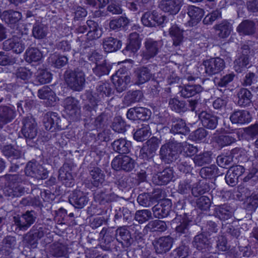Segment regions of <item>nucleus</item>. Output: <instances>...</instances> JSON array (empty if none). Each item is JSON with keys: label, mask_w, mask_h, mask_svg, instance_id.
<instances>
[{"label": "nucleus", "mask_w": 258, "mask_h": 258, "mask_svg": "<svg viewBox=\"0 0 258 258\" xmlns=\"http://www.w3.org/2000/svg\"><path fill=\"white\" fill-rule=\"evenodd\" d=\"M231 173L236 176V178L240 180H243L244 182H248L250 179L255 180V177H258V170L256 168H253L246 176L243 177V175L245 171V168L243 165H237L231 167L229 169Z\"/></svg>", "instance_id": "5701e85b"}, {"label": "nucleus", "mask_w": 258, "mask_h": 258, "mask_svg": "<svg viewBox=\"0 0 258 258\" xmlns=\"http://www.w3.org/2000/svg\"><path fill=\"white\" fill-rule=\"evenodd\" d=\"M159 147V142L156 137L148 140L140 151L139 158L144 161H150L154 157Z\"/></svg>", "instance_id": "ddd939ff"}, {"label": "nucleus", "mask_w": 258, "mask_h": 258, "mask_svg": "<svg viewBox=\"0 0 258 258\" xmlns=\"http://www.w3.org/2000/svg\"><path fill=\"white\" fill-rule=\"evenodd\" d=\"M130 21L126 17L118 16L113 18L109 22V26L111 30L115 31L125 30Z\"/></svg>", "instance_id": "8fccbe9b"}, {"label": "nucleus", "mask_w": 258, "mask_h": 258, "mask_svg": "<svg viewBox=\"0 0 258 258\" xmlns=\"http://www.w3.org/2000/svg\"><path fill=\"white\" fill-rule=\"evenodd\" d=\"M113 150L120 154H128L132 148L131 141L120 138L115 140L112 144Z\"/></svg>", "instance_id": "79ce46f5"}, {"label": "nucleus", "mask_w": 258, "mask_h": 258, "mask_svg": "<svg viewBox=\"0 0 258 258\" xmlns=\"http://www.w3.org/2000/svg\"><path fill=\"white\" fill-rule=\"evenodd\" d=\"M189 213L183 212L182 214L177 213L175 217L171 221V227L175 229L178 236L188 232L191 226L195 225V220L190 219Z\"/></svg>", "instance_id": "39448f33"}, {"label": "nucleus", "mask_w": 258, "mask_h": 258, "mask_svg": "<svg viewBox=\"0 0 258 258\" xmlns=\"http://www.w3.org/2000/svg\"><path fill=\"white\" fill-rule=\"evenodd\" d=\"M133 133L134 139L138 142H143L150 137L151 134V128L148 124H142Z\"/></svg>", "instance_id": "3c124183"}, {"label": "nucleus", "mask_w": 258, "mask_h": 258, "mask_svg": "<svg viewBox=\"0 0 258 258\" xmlns=\"http://www.w3.org/2000/svg\"><path fill=\"white\" fill-rule=\"evenodd\" d=\"M105 115L101 113L100 115L95 118L90 117L84 120V127L88 130H97L104 126V122Z\"/></svg>", "instance_id": "58836bf2"}, {"label": "nucleus", "mask_w": 258, "mask_h": 258, "mask_svg": "<svg viewBox=\"0 0 258 258\" xmlns=\"http://www.w3.org/2000/svg\"><path fill=\"white\" fill-rule=\"evenodd\" d=\"M62 239H59L51 245L53 255L56 257H62L68 254V248L67 245L61 242Z\"/></svg>", "instance_id": "052dcab7"}, {"label": "nucleus", "mask_w": 258, "mask_h": 258, "mask_svg": "<svg viewBox=\"0 0 258 258\" xmlns=\"http://www.w3.org/2000/svg\"><path fill=\"white\" fill-rule=\"evenodd\" d=\"M211 189L210 183L203 179L200 180L197 185L191 189V192L195 197H201L205 194H208L213 199L215 189H213L211 191V194H210L209 192Z\"/></svg>", "instance_id": "37998d69"}, {"label": "nucleus", "mask_w": 258, "mask_h": 258, "mask_svg": "<svg viewBox=\"0 0 258 258\" xmlns=\"http://www.w3.org/2000/svg\"><path fill=\"white\" fill-rule=\"evenodd\" d=\"M237 104L241 107H249L252 104V94L247 89L241 88L237 94Z\"/></svg>", "instance_id": "a19ab883"}, {"label": "nucleus", "mask_w": 258, "mask_h": 258, "mask_svg": "<svg viewBox=\"0 0 258 258\" xmlns=\"http://www.w3.org/2000/svg\"><path fill=\"white\" fill-rule=\"evenodd\" d=\"M2 152L9 160H17L22 157L21 151L15 149L11 144L4 146L2 148Z\"/></svg>", "instance_id": "13d9d810"}, {"label": "nucleus", "mask_w": 258, "mask_h": 258, "mask_svg": "<svg viewBox=\"0 0 258 258\" xmlns=\"http://www.w3.org/2000/svg\"><path fill=\"white\" fill-rule=\"evenodd\" d=\"M21 133L26 139H33L37 135V130L35 120L32 117H26L22 120Z\"/></svg>", "instance_id": "aec40b11"}, {"label": "nucleus", "mask_w": 258, "mask_h": 258, "mask_svg": "<svg viewBox=\"0 0 258 258\" xmlns=\"http://www.w3.org/2000/svg\"><path fill=\"white\" fill-rule=\"evenodd\" d=\"M78 101L73 97H68L63 101V106L66 113L73 117L77 116L79 113V108Z\"/></svg>", "instance_id": "c03bdc74"}, {"label": "nucleus", "mask_w": 258, "mask_h": 258, "mask_svg": "<svg viewBox=\"0 0 258 258\" xmlns=\"http://www.w3.org/2000/svg\"><path fill=\"white\" fill-rule=\"evenodd\" d=\"M142 38L138 33L135 32L130 34L127 39L125 47L122 50V53L128 56L136 53L141 46Z\"/></svg>", "instance_id": "f8f14e48"}, {"label": "nucleus", "mask_w": 258, "mask_h": 258, "mask_svg": "<svg viewBox=\"0 0 258 258\" xmlns=\"http://www.w3.org/2000/svg\"><path fill=\"white\" fill-rule=\"evenodd\" d=\"M233 160L238 163H245L249 162L247 152L245 149L241 147H235L230 151Z\"/></svg>", "instance_id": "4d7b16f0"}, {"label": "nucleus", "mask_w": 258, "mask_h": 258, "mask_svg": "<svg viewBox=\"0 0 258 258\" xmlns=\"http://www.w3.org/2000/svg\"><path fill=\"white\" fill-rule=\"evenodd\" d=\"M7 183L4 189L5 196L9 200L20 197L25 193V188L22 186V179L18 174L6 175Z\"/></svg>", "instance_id": "20e7f679"}, {"label": "nucleus", "mask_w": 258, "mask_h": 258, "mask_svg": "<svg viewBox=\"0 0 258 258\" xmlns=\"http://www.w3.org/2000/svg\"><path fill=\"white\" fill-rule=\"evenodd\" d=\"M173 177V170L169 167L165 168L162 171L157 174L156 183L159 185L167 184Z\"/></svg>", "instance_id": "6e6d98bb"}, {"label": "nucleus", "mask_w": 258, "mask_h": 258, "mask_svg": "<svg viewBox=\"0 0 258 258\" xmlns=\"http://www.w3.org/2000/svg\"><path fill=\"white\" fill-rule=\"evenodd\" d=\"M230 120L232 124L243 125L250 123L252 120L251 114L245 110H237L230 115Z\"/></svg>", "instance_id": "4be33fe9"}, {"label": "nucleus", "mask_w": 258, "mask_h": 258, "mask_svg": "<svg viewBox=\"0 0 258 258\" xmlns=\"http://www.w3.org/2000/svg\"><path fill=\"white\" fill-rule=\"evenodd\" d=\"M94 130H88L85 128L84 129H76L74 131V137L75 139L80 140V141L87 146L96 147V138L95 133L93 131Z\"/></svg>", "instance_id": "6ab92c4d"}, {"label": "nucleus", "mask_w": 258, "mask_h": 258, "mask_svg": "<svg viewBox=\"0 0 258 258\" xmlns=\"http://www.w3.org/2000/svg\"><path fill=\"white\" fill-rule=\"evenodd\" d=\"M152 112L149 109L143 107L130 108L126 112V117L129 120L135 121H148L151 117Z\"/></svg>", "instance_id": "f3484780"}, {"label": "nucleus", "mask_w": 258, "mask_h": 258, "mask_svg": "<svg viewBox=\"0 0 258 258\" xmlns=\"http://www.w3.org/2000/svg\"><path fill=\"white\" fill-rule=\"evenodd\" d=\"M216 34L220 39L228 38L233 30L232 24L227 20H223L214 26Z\"/></svg>", "instance_id": "c756f323"}, {"label": "nucleus", "mask_w": 258, "mask_h": 258, "mask_svg": "<svg viewBox=\"0 0 258 258\" xmlns=\"http://www.w3.org/2000/svg\"><path fill=\"white\" fill-rule=\"evenodd\" d=\"M186 13L189 18L188 21L189 25L194 26L201 21L205 12L203 9L195 6H189L187 9Z\"/></svg>", "instance_id": "7c9ffc66"}, {"label": "nucleus", "mask_w": 258, "mask_h": 258, "mask_svg": "<svg viewBox=\"0 0 258 258\" xmlns=\"http://www.w3.org/2000/svg\"><path fill=\"white\" fill-rule=\"evenodd\" d=\"M214 140L219 147L221 148L230 145L236 141L235 138L231 136L226 135L215 136L214 137Z\"/></svg>", "instance_id": "774afa93"}, {"label": "nucleus", "mask_w": 258, "mask_h": 258, "mask_svg": "<svg viewBox=\"0 0 258 258\" xmlns=\"http://www.w3.org/2000/svg\"><path fill=\"white\" fill-rule=\"evenodd\" d=\"M249 56L247 54H242L234 60V70L237 73H242L245 69L247 68V66L249 64Z\"/></svg>", "instance_id": "0e129e2a"}, {"label": "nucleus", "mask_w": 258, "mask_h": 258, "mask_svg": "<svg viewBox=\"0 0 258 258\" xmlns=\"http://www.w3.org/2000/svg\"><path fill=\"white\" fill-rule=\"evenodd\" d=\"M184 30L176 24H171L169 29V34L173 41V45L177 47L181 45L183 40Z\"/></svg>", "instance_id": "4c0bfd02"}, {"label": "nucleus", "mask_w": 258, "mask_h": 258, "mask_svg": "<svg viewBox=\"0 0 258 258\" xmlns=\"http://www.w3.org/2000/svg\"><path fill=\"white\" fill-rule=\"evenodd\" d=\"M113 88L117 92L121 93L127 88L130 81V77L126 75V71L124 68H120L113 74L111 78Z\"/></svg>", "instance_id": "1a4fd4ad"}, {"label": "nucleus", "mask_w": 258, "mask_h": 258, "mask_svg": "<svg viewBox=\"0 0 258 258\" xmlns=\"http://www.w3.org/2000/svg\"><path fill=\"white\" fill-rule=\"evenodd\" d=\"M170 118L171 123L170 132L172 134L187 135L189 133V128L186 125L185 120L174 116Z\"/></svg>", "instance_id": "393cba45"}, {"label": "nucleus", "mask_w": 258, "mask_h": 258, "mask_svg": "<svg viewBox=\"0 0 258 258\" xmlns=\"http://www.w3.org/2000/svg\"><path fill=\"white\" fill-rule=\"evenodd\" d=\"M181 152V145L179 144L169 142L161 146L160 150V158L165 163L170 164L178 159Z\"/></svg>", "instance_id": "423d86ee"}, {"label": "nucleus", "mask_w": 258, "mask_h": 258, "mask_svg": "<svg viewBox=\"0 0 258 258\" xmlns=\"http://www.w3.org/2000/svg\"><path fill=\"white\" fill-rule=\"evenodd\" d=\"M201 217L198 215L195 222V225L200 227V229L203 231L202 233L210 237L212 234L217 232V225L215 222L211 220L207 221L204 225H201Z\"/></svg>", "instance_id": "a18cd8bd"}, {"label": "nucleus", "mask_w": 258, "mask_h": 258, "mask_svg": "<svg viewBox=\"0 0 258 258\" xmlns=\"http://www.w3.org/2000/svg\"><path fill=\"white\" fill-rule=\"evenodd\" d=\"M169 107L172 111L177 113L185 112L187 109L185 101L177 98L170 99Z\"/></svg>", "instance_id": "680f3d73"}, {"label": "nucleus", "mask_w": 258, "mask_h": 258, "mask_svg": "<svg viewBox=\"0 0 258 258\" xmlns=\"http://www.w3.org/2000/svg\"><path fill=\"white\" fill-rule=\"evenodd\" d=\"M203 91L200 85H187L180 91L181 96L185 98L199 97Z\"/></svg>", "instance_id": "49530a36"}, {"label": "nucleus", "mask_w": 258, "mask_h": 258, "mask_svg": "<svg viewBox=\"0 0 258 258\" xmlns=\"http://www.w3.org/2000/svg\"><path fill=\"white\" fill-rule=\"evenodd\" d=\"M88 32L86 39L88 41H93L100 38L102 34V29L99 27L97 22L89 19L86 22Z\"/></svg>", "instance_id": "2f4dec72"}, {"label": "nucleus", "mask_w": 258, "mask_h": 258, "mask_svg": "<svg viewBox=\"0 0 258 258\" xmlns=\"http://www.w3.org/2000/svg\"><path fill=\"white\" fill-rule=\"evenodd\" d=\"M192 159L196 166H202L209 164L212 161V153L211 151H204L195 155Z\"/></svg>", "instance_id": "bf43d9fd"}, {"label": "nucleus", "mask_w": 258, "mask_h": 258, "mask_svg": "<svg viewBox=\"0 0 258 258\" xmlns=\"http://www.w3.org/2000/svg\"><path fill=\"white\" fill-rule=\"evenodd\" d=\"M127 127H130V125L126 124L121 116H115L113 118L111 128L115 132L123 134L126 131Z\"/></svg>", "instance_id": "69168bd1"}, {"label": "nucleus", "mask_w": 258, "mask_h": 258, "mask_svg": "<svg viewBox=\"0 0 258 258\" xmlns=\"http://www.w3.org/2000/svg\"><path fill=\"white\" fill-rule=\"evenodd\" d=\"M143 97V94L139 90L128 91L123 98L124 103L127 106L139 102Z\"/></svg>", "instance_id": "5fc2aeb1"}, {"label": "nucleus", "mask_w": 258, "mask_h": 258, "mask_svg": "<svg viewBox=\"0 0 258 258\" xmlns=\"http://www.w3.org/2000/svg\"><path fill=\"white\" fill-rule=\"evenodd\" d=\"M198 116L204 128L213 130L217 127L218 117L213 113L203 110L198 113Z\"/></svg>", "instance_id": "412c9836"}, {"label": "nucleus", "mask_w": 258, "mask_h": 258, "mask_svg": "<svg viewBox=\"0 0 258 258\" xmlns=\"http://www.w3.org/2000/svg\"><path fill=\"white\" fill-rule=\"evenodd\" d=\"M145 49L142 51L141 55L142 60L149 61L156 56L159 52V45L157 41L149 38L144 42Z\"/></svg>", "instance_id": "dca6fc26"}, {"label": "nucleus", "mask_w": 258, "mask_h": 258, "mask_svg": "<svg viewBox=\"0 0 258 258\" xmlns=\"http://www.w3.org/2000/svg\"><path fill=\"white\" fill-rule=\"evenodd\" d=\"M214 214L221 221H226L231 218L234 215L232 208L227 204L216 206L214 209Z\"/></svg>", "instance_id": "c9c22d12"}, {"label": "nucleus", "mask_w": 258, "mask_h": 258, "mask_svg": "<svg viewBox=\"0 0 258 258\" xmlns=\"http://www.w3.org/2000/svg\"><path fill=\"white\" fill-rule=\"evenodd\" d=\"M96 91L98 95L102 98L109 97L114 93L113 86L108 82L100 81L96 87Z\"/></svg>", "instance_id": "864d4df0"}, {"label": "nucleus", "mask_w": 258, "mask_h": 258, "mask_svg": "<svg viewBox=\"0 0 258 258\" xmlns=\"http://www.w3.org/2000/svg\"><path fill=\"white\" fill-rule=\"evenodd\" d=\"M42 57V54L40 50L36 48H28L24 54L25 60L29 62H38L40 61Z\"/></svg>", "instance_id": "e2e57ef3"}, {"label": "nucleus", "mask_w": 258, "mask_h": 258, "mask_svg": "<svg viewBox=\"0 0 258 258\" xmlns=\"http://www.w3.org/2000/svg\"><path fill=\"white\" fill-rule=\"evenodd\" d=\"M69 200L76 208L82 209L88 203V197L86 192L80 190H75L70 195Z\"/></svg>", "instance_id": "b1692460"}, {"label": "nucleus", "mask_w": 258, "mask_h": 258, "mask_svg": "<svg viewBox=\"0 0 258 258\" xmlns=\"http://www.w3.org/2000/svg\"><path fill=\"white\" fill-rule=\"evenodd\" d=\"M45 235L47 238L44 240L47 244L52 242L54 236H57L56 234H53L49 232L47 233V229L43 225L35 224L26 234L25 240L31 248H34L37 247L39 240L43 237Z\"/></svg>", "instance_id": "7ed1b4c3"}, {"label": "nucleus", "mask_w": 258, "mask_h": 258, "mask_svg": "<svg viewBox=\"0 0 258 258\" xmlns=\"http://www.w3.org/2000/svg\"><path fill=\"white\" fill-rule=\"evenodd\" d=\"M24 171L26 176L38 180L46 179L48 174L47 170L36 161L28 162Z\"/></svg>", "instance_id": "6e6552de"}, {"label": "nucleus", "mask_w": 258, "mask_h": 258, "mask_svg": "<svg viewBox=\"0 0 258 258\" xmlns=\"http://www.w3.org/2000/svg\"><path fill=\"white\" fill-rule=\"evenodd\" d=\"M32 36L37 39H43L47 34V27L41 21L36 20L33 25Z\"/></svg>", "instance_id": "603ef678"}, {"label": "nucleus", "mask_w": 258, "mask_h": 258, "mask_svg": "<svg viewBox=\"0 0 258 258\" xmlns=\"http://www.w3.org/2000/svg\"><path fill=\"white\" fill-rule=\"evenodd\" d=\"M153 207V215L158 219H163L168 217L171 211L172 203L171 200L164 199L158 201Z\"/></svg>", "instance_id": "a211bd4d"}, {"label": "nucleus", "mask_w": 258, "mask_h": 258, "mask_svg": "<svg viewBox=\"0 0 258 258\" xmlns=\"http://www.w3.org/2000/svg\"><path fill=\"white\" fill-rule=\"evenodd\" d=\"M135 84L138 86L148 82L152 78L151 70L146 66L138 68L135 71Z\"/></svg>", "instance_id": "f704fd0d"}, {"label": "nucleus", "mask_w": 258, "mask_h": 258, "mask_svg": "<svg viewBox=\"0 0 258 258\" xmlns=\"http://www.w3.org/2000/svg\"><path fill=\"white\" fill-rule=\"evenodd\" d=\"M61 119L58 114L54 112H47L43 118V124L46 130L50 132L64 129L60 124Z\"/></svg>", "instance_id": "2eb2a0df"}, {"label": "nucleus", "mask_w": 258, "mask_h": 258, "mask_svg": "<svg viewBox=\"0 0 258 258\" xmlns=\"http://www.w3.org/2000/svg\"><path fill=\"white\" fill-rule=\"evenodd\" d=\"M2 16H3L2 19L7 24L10 25V27L13 28L18 25L22 18L21 13L13 10L5 11Z\"/></svg>", "instance_id": "e433bc0d"}, {"label": "nucleus", "mask_w": 258, "mask_h": 258, "mask_svg": "<svg viewBox=\"0 0 258 258\" xmlns=\"http://www.w3.org/2000/svg\"><path fill=\"white\" fill-rule=\"evenodd\" d=\"M5 50L7 51L12 50L14 53L20 54L25 49V44L23 42L21 38L13 37L5 41L3 44Z\"/></svg>", "instance_id": "cd10ccee"}, {"label": "nucleus", "mask_w": 258, "mask_h": 258, "mask_svg": "<svg viewBox=\"0 0 258 258\" xmlns=\"http://www.w3.org/2000/svg\"><path fill=\"white\" fill-rule=\"evenodd\" d=\"M121 46L122 41L112 37L106 38L103 41V48L107 53L115 52L120 49Z\"/></svg>", "instance_id": "09e8293b"}, {"label": "nucleus", "mask_w": 258, "mask_h": 258, "mask_svg": "<svg viewBox=\"0 0 258 258\" xmlns=\"http://www.w3.org/2000/svg\"><path fill=\"white\" fill-rule=\"evenodd\" d=\"M202 66L204 67L205 76H211L221 72L225 68L224 60L220 57L211 58L204 60Z\"/></svg>", "instance_id": "9d476101"}, {"label": "nucleus", "mask_w": 258, "mask_h": 258, "mask_svg": "<svg viewBox=\"0 0 258 258\" xmlns=\"http://www.w3.org/2000/svg\"><path fill=\"white\" fill-rule=\"evenodd\" d=\"M34 212L27 211L21 218L14 217V222L20 230H26L35 221L36 217L33 215Z\"/></svg>", "instance_id": "bb28decb"}, {"label": "nucleus", "mask_w": 258, "mask_h": 258, "mask_svg": "<svg viewBox=\"0 0 258 258\" xmlns=\"http://www.w3.org/2000/svg\"><path fill=\"white\" fill-rule=\"evenodd\" d=\"M16 116L14 106L13 108L6 105L0 106V126L9 123L13 121Z\"/></svg>", "instance_id": "72a5a7b5"}, {"label": "nucleus", "mask_w": 258, "mask_h": 258, "mask_svg": "<svg viewBox=\"0 0 258 258\" xmlns=\"http://www.w3.org/2000/svg\"><path fill=\"white\" fill-rule=\"evenodd\" d=\"M90 175L91 177L92 184L96 189H93L94 191V198L96 201L101 204H104L108 202L110 200L111 188H107L103 185V183L105 181V174L103 171L98 167L90 168L89 170Z\"/></svg>", "instance_id": "f03ea898"}, {"label": "nucleus", "mask_w": 258, "mask_h": 258, "mask_svg": "<svg viewBox=\"0 0 258 258\" xmlns=\"http://www.w3.org/2000/svg\"><path fill=\"white\" fill-rule=\"evenodd\" d=\"M256 30L255 24L248 19L243 20L237 26L236 30L243 35H251L254 34Z\"/></svg>", "instance_id": "de8ad7c7"}, {"label": "nucleus", "mask_w": 258, "mask_h": 258, "mask_svg": "<svg viewBox=\"0 0 258 258\" xmlns=\"http://www.w3.org/2000/svg\"><path fill=\"white\" fill-rule=\"evenodd\" d=\"M111 165L116 171L130 172L135 168V162L128 156L118 155L112 160Z\"/></svg>", "instance_id": "9b49d317"}, {"label": "nucleus", "mask_w": 258, "mask_h": 258, "mask_svg": "<svg viewBox=\"0 0 258 258\" xmlns=\"http://www.w3.org/2000/svg\"><path fill=\"white\" fill-rule=\"evenodd\" d=\"M210 237L203 233L197 234L194 237L192 244L199 251L202 252L209 250Z\"/></svg>", "instance_id": "ea45409f"}, {"label": "nucleus", "mask_w": 258, "mask_h": 258, "mask_svg": "<svg viewBox=\"0 0 258 258\" xmlns=\"http://www.w3.org/2000/svg\"><path fill=\"white\" fill-rule=\"evenodd\" d=\"M159 7L163 11L174 15L179 11L181 5L179 0H162Z\"/></svg>", "instance_id": "473e14b6"}, {"label": "nucleus", "mask_w": 258, "mask_h": 258, "mask_svg": "<svg viewBox=\"0 0 258 258\" xmlns=\"http://www.w3.org/2000/svg\"><path fill=\"white\" fill-rule=\"evenodd\" d=\"M173 238L170 236H162L156 239L153 242L157 253L162 254L170 250L173 244Z\"/></svg>", "instance_id": "a878e982"}, {"label": "nucleus", "mask_w": 258, "mask_h": 258, "mask_svg": "<svg viewBox=\"0 0 258 258\" xmlns=\"http://www.w3.org/2000/svg\"><path fill=\"white\" fill-rule=\"evenodd\" d=\"M233 161L230 151L218 155L216 159V162L218 166L226 169L231 167Z\"/></svg>", "instance_id": "338daca9"}, {"label": "nucleus", "mask_w": 258, "mask_h": 258, "mask_svg": "<svg viewBox=\"0 0 258 258\" xmlns=\"http://www.w3.org/2000/svg\"><path fill=\"white\" fill-rule=\"evenodd\" d=\"M162 192L160 189H154L151 192H143L139 195L137 202L143 207H148L160 201Z\"/></svg>", "instance_id": "4468645a"}, {"label": "nucleus", "mask_w": 258, "mask_h": 258, "mask_svg": "<svg viewBox=\"0 0 258 258\" xmlns=\"http://www.w3.org/2000/svg\"><path fill=\"white\" fill-rule=\"evenodd\" d=\"M65 81L68 85L75 91L83 89L85 82V74L82 71H70L66 72Z\"/></svg>", "instance_id": "0eeeda50"}, {"label": "nucleus", "mask_w": 258, "mask_h": 258, "mask_svg": "<svg viewBox=\"0 0 258 258\" xmlns=\"http://www.w3.org/2000/svg\"><path fill=\"white\" fill-rule=\"evenodd\" d=\"M133 237L131 232L125 227L117 229L103 227L99 233V243L101 248L113 255H118L121 252V248L117 245V241L127 247L132 245Z\"/></svg>", "instance_id": "f257e3e1"}, {"label": "nucleus", "mask_w": 258, "mask_h": 258, "mask_svg": "<svg viewBox=\"0 0 258 258\" xmlns=\"http://www.w3.org/2000/svg\"><path fill=\"white\" fill-rule=\"evenodd\" d=\"M200 175L204 180L213 183L217 177L222 175L218 167L215 165L202 167L200 171Z\"/></svg>", "instance_id": "c85d7f7f"}]
</instances>
